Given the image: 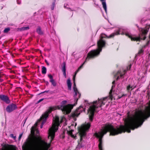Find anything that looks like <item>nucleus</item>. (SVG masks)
<instances>
[{
	"instance_id": "1",
	"label": "nucleus",
	"mask_w": 150,
	"mask_h": 150,
	"mask_svg": "<svg viewBox=\"0 0 150 150\" xmlns=\"http://www.w3.org/2000/svg\"><path fill=\"white\" fill-rule=\"evenodd\" d=\"M59 118L57 116H55L52 127L49 129L48 133V139H50V142L47 143L42 140L41 137L38 136H34V130H31V133L33 135L29 138L25 142L24 146H22V149L30 150H48L50 146V144L53 140L55 135V132L58 129V126L59 125Z\"/></svg>"
},
{
	"instance_id": "2",
	"label": "nucleus",
	"mask_w": 150,
	"mask_h": 150,
	"mask_svg": "<svg viewBox=\"0 0 150 150\" xmlns=\"http://www.w3.org/2000/svg\"><path fill=\"white\" fill-rule=\"evenodd\" d=\"M125 122L126 123L125 125H120L119 127H116V128L111 125H107L105 126L103 129H101V131L99 132L98 133H96L94 134V136L99 138V149L102 148V139L104 135L106 134L108 132H110V136H115L126 132L128 133H130L131 129L134 130L132 129V126L129 122V120L127 119L126 120Z\"/></svg>"
},
{
	"instance_id": "3",
	"label": "nucleus",
	"mask_w": 150,
	"mask_h": 150,
	"mask_svg": "<svg viewBox=\"0 0 150 150\" xmlns=\"http://www.w3.org/2000/svg\"><path fill=\"white\" fill-rule=\"evenodd\" d=\"M107 98V97H105L102 98H98V101H93L92 103L93 105H91L88 109V111L89 112V120L92 122L93 120L95 112L96 109L98 107H101L103 105H105V103L103 102Z\"/></svg>"
},
{
	"instance_id": "4",
	"label": "nucleus",
	"mask_w": 150,
	"mask_h": 150,
	"mask_svg": "<svg viewBox=\"0 0 150 150\" xmlns=\"http://www.w3.org/2000/svg\"><path fill=\"white\" fill-rule=\"evenodd\" d=\"M90 127L91 123L88 122L87 124L82 125L81 127L78 128V130L80 136L79 142H80L82 140V137L86 135V131L88 130Z\"/></svg>"
},
{
	"instance_id": "5",
	"label": "nucleus",
	"mask_w": 150,
	"mask_h": 150,
	"mask_svg": "<svg viewBox=\"0 0 150 150\" xmlns=\"http://www.w3.org/2000/svg\"><path fill=\"white\" fill-rule=\"evenodd\" d=\"M83 110L84 111L85 110L83 108L82 106H80L79 107L76 109L75 111L71 113V117L73 118L78 117L80 114L81 112H82Z\"/></svg>"
},
{
	"instance_id": "6",
	"label": "nucleus",
	"mask_w": 150,
	"mask_h": 150,
	"mask_svg": "<svg viewBox=\"0 0 150 150\" xmlns=\"http://www.w3.org/2000/svg\"><path fill=\"white\" fill-rule=\"evenodd\" d=\"M16 105L13 103H11L8 105L6 107V110L7 112L11 113L16 110L17 108Z\"/></svg>"
},
{
	"instance_id": "7",
	"label": "nucleus",
	"mask_w": 150,
	"mask_h": 150,
	"mask_svg": "<svg viewBox=\"0 0 150 150\" xmlns=\"http://www.w3.org/2000/svg\"><path fill=\"white\" fill-rule=\"evenodd\" d=\"M57 108L55 106L50 107L47 110V112H46L44 114L42 115L41 116L42 118L47 119L49 115V114L52 111L56 110Z\"/></svg>"
},
{
	"instance_id": "8",
	"label": "nucleus",
	"mask_w": 150,
	"mask_h": 150,
	"mask_svg": "<svg viewBox=\"0 0 150 150\" xmlns=\"http://www.w3.org/2000/svg\"><path fill=\"white\" fill-rule=\"evenodd\" d=\"M95 57H87L84 62L78 68V69L75 72V74L73 76V81H75V78L76 75L77 73L82 68L83 65L88 61H89L90 59H93Z\"/></svg>"
},
{
	"instance_id": "9",
	"label": "nucleus",
	"mask_w": 150,
	"mask_h": 150,
	"mask_svg": "<svg viewBox=\"0 0 150 150\" xmlns=\"http://www.w3.org/2000/svg\"><path fill=\"white\" fill-rule=\"evenodd\" d=\"M1 150H16V146L13 145L5 144L1 149Z\"/></svg>"
},
{
	"instance_id": "10",
	"label": "nucleus",
	"mask_w": 150,
	"mask_h": 150,
	"mask_svg": "<svg viewBox=\"0 0 150 150\" xmlns=\"http://www.w3.org/2000/svg\"><path fill=\"white\" fill-rule=\"evenodd\" d=\"M0 99L6 103L8 104L10 102L9 98L7 96L4 95H0Z\"/></svg>"
},
{
	"instance_id": "11",
	"label": "nucleus",
	"mask_w": 150,
	"mask_h": 150,
	"mask_svg": "<svg viewBox=\"0 0 150 150\" xmlns=\"http://www.w3.org/2000/svg\"><path fill=\"white\" fill-rule=\"evenodd\" d=\"M48 76L50 79V81L52 85L54 86H56L57 85L56 82L53 79L52 76L51 74H49L48 75Z\"/></svg>"
},
{
	"instance_id": "12",
	"label": "nucleus",
	"mask_w": 150,
	"mask_h": 150,
	"mask_svg": "<svg viewBox=\"0 0 150 150\" xmlns=\"http://www.w3.org/2000/svg\"><path fill=\"white\" fill-rule=\"evenodd\" d=\"M66 63L65 62H64L61 65V67H62V70L63 72V74L65 78L66 77Z\"/></svg>"
},
{
	"instance_id": "13",
	"label": "nucleus",
	"mask_w": 150,
	"mask_h": 150,
	"mask_svg": "<svg viewBox=\"0 0 150 150\" xmlns=\"http://www.w3.org/2000/svg\"><path fill=\"white\" fill-rule=\"evenodd\" d=\"M102 2L103 7L105 10L106 13H107V5L105 1V0H100Z\"/></svg>"
},
{
	"instance_id": "14",
	"label": "nucleus",
	"mask_w": 150,
	"mask_h": 150,
	"mask_svg": "<svg viewBox=\"0 0 150 150\" xmlns=\"http://www.w3.org/2000/svg\"><path fill=\"white\" fill-rule=\"evenodd\" d=\"M62 110L63 111L65 112H70V111L69 109V106L68 105L64 106Z\"/></svg>"
},
{
	"instance_id": "15",
	"label": "nucleus",
	"mask_w": 150,
	"mask_h": 150,
	"mask_svg": "<svg viewBox=\"0 0 150 150\" xmlns=\"http://www.w3.org/2000/svg\"><path fill=\"white\" fill-rule=\"evenodd\" d=\"M127 70H124L123 72H122L120 71H118L117 72V74L116 75H120V77H122V78L123 76L126 73Z\"/></svg>"
},
{
	"instance_id": "16",
	"label": "nucleus",
	"mask_w": 150,
	"mask_h": 150,
	"mask_svg": "<svg viewBox=\"0 0 150 150\" xmlns=\"http://www.w3.org/2000/svg\"><path fill=\"white\" fill-rule=\"evenodd\" d=\"M67 83L68 86V89L71 90V83L70 78L68 79L67 80Z\"/></svg>"
},
{
	"instance_id": "17",
	"label": "nucleus",
	"mask_w": 150,
	"mask_h": 150,
	"mask_svg": "<svg viewBox=\"0 0 150 150\" xmlns=\"http://www.w3.org/2000/svg\"><path fill=\"white\" fill-rule=\"evenodd\" d=\"M41 120H43L40 126V127L41 128H42L43 127V125L46 122V119H45V118H42L41 117H40V118L38 120V122H40Z\"/></svg>"
},
{
	"instance_id": "18",
	"label": "nucleus",
	"mask_w": 150,
	"mask_h": 150,
	"mask_svg": "<svg viewBox=\"0 0 150 150\" xmlns=\"http://www.w3.org/2000/svg\"><path fill=\"white\" fill-rule=\"evenodd\" d=\"M74 92L75 93L74 95L75 98V99H77V100H78V98H80L81 95L80 94L78 91Z\"/></svg>"
},
{
	"instance_id": "19",
	"label": "nucleus",
	"mask_w": 150,
	"mask_h": 150,
	"mask_svg": "<svg viewBox=\"0 0 150 150\" xmlns=\"http://www.w3.org/2000/svg\"><path fill=\"white\" fill-rule=\"evenodd\" d=\"M114 86L113 85H112V88L110 90V91L109 93V98L111 100H112L113 98V96L112 95V90H113V87Z\"/></svg>"
},
{
	"instance_id": "20",
	"label": "nucleus",
	"mask_w": 150,
	"mask_h": 150,
	"mask_svg": "<svg viewBox=\"0 0 150 150\" xmlns=\"http://www.w3.org/2000/svg\"><path fill=\"white\" fill-rule=\"evenodd\" d=\"M29 29V27L28 26L25 27H23L21 28H18V30L20 31H22L23 30H28Z\"/></svg>"
},
{
	"instance_id": "21",
	"label": "nucleus",
	"mask_w": 150,
	"mask_h": 150,
	"mask_svg": "<svg viewBox=\"0 0 150 150\" xmlns=\"http://www.w3.org/2000/svg\"><path fill=\"white\" fill-rule=\"evenodd\" d=\"M143 50L142 49H141L139 51L137 54H136L135 56H142L143 54Z\"/></svg>"
},
{
	"instance_id": "22",
	"label": "nucleus",
	"mask_w": 150,
	"mask_h": 150,
	"mask_svg": "<svg viewBox=\"0 0 150 150\" xmlns=\"http://www.w3.org/2000/svg\"><path fill=\"white\" fill-rule=\"evenodd\" d=\"M47 69L46 68L42 66V73L43 74H45L46 73Z\"/></svg>"
},
{
	"instance_id": "23",
	"label": "nucleus",
	"mask_w": 150,
	"mask_h": 150,
	"mask_svg": "<svg viewBox=\"0 0 150 150\" xmlns=\"http://www.w3.org/2000/svg\"><path fill=\"white\" fill-rule=\"evenodd\" d=\"M73 83H74V86L73 87V88L74 92L78 91L76 87V84L75 81H73Z\"/></svg>"
},
{
	"instance_id": "24",
	"label": "nucleus",
	"mask_w": 150,
	"mask_h": 150,
	"mask_svg": "<svg viewBox=\"0 0 150 150\" xmlns=\"http://www.w3.org/2000/svg\"><path fill=\"white\" fill-rule=\"evenodd\" d=\"M37 32L39 34L41 35L42 34V33L40 27L37 28Z\"/></svg>"
},
{
	"instance_id": "25",
	"label": "nucleus",
	"mask_w": 150,
	"mask_h": 150,
	"mask_svg": "<svg viewBox=\"0 0 150 150\" xmlns=\"http://www.w3.org/2000/svg\"><path fill=\"white\" fill-rule=\"evenodd\" d=\"M55 1H56L55 0H54V1L52 3L51 7V8L52 10H53L54 9Z\"/></svg>"
},
{
	"instance_id": "26",
	"label": "nucleus",
	"mask_w": 150,
	"mask_h": 150,
	"mask_svg": "<svg viewBox=\"0 0 150 150\" xmlns=\"http://www.w3.org/2000/svg\"><path fill=\"white\" fill-rule=\"evenodd\" d=\"M73 131H74V130H73L71 129V130H69V131L67 130V134L69 135H71L72 134V132Z\"/></svg>"
},
{
	"instance_id": "27",
	"label": "nucleus",
	"mask_w": 150,
	"mask_h": 150,
	"mask_svg": "<svg viewBox=\"0 0 150 150\" xmlns=\"http://www.w3.org/2000/svg\"><path fill=\"white\" fill-rule=\"evenodd\" d=\"M132 86H131L130 85H128L127 87V90L128 91V92L130 90L131 88H132Z\"/></svg>"
},
{
	"instance_id": "28",
	"label": "nucleus",
	"mask_w": 150,
	"mask_h": 150,
	"mask_svg": "<svg viewBox=\"0 0 150 150\" xmlns=\"http://www.w3.org/2000/svg\"><path fill=\"white\" fill-rule=\"evenodd\" d=\"M10 30L9 28H6L4 29V33H8Z\"/></svg>"
},
{
	"instance_id": "29",
	"label": "nucleus",
	"mask_w": 150,
	"mask_h": 150,
	"mask_svg": "<svg viewBox=\"0 0 150 150\" xmlns=\"http://www.w3.org/2000/svg\"><path fill=\"white\" fill-rule=\"evenodd\" d=\"M78 145H77V147L79 148V149L82 148L83 146L82 145L81 143L80 142H79V141H78Z\"/></svg>"
},
{
	"instance_id": "30",
	"label": "nucleus",
	"mask_w": 150,
	"mask_h": 150,
	"mask_svg": "<svg viewBox=\"0 0 150 150\" xmlns=\"http://www.w3.org/2000/svg\"><path fill=\"white\" fill-rule=\"evenodd\" d=\"M10 136L11 137L13 138L14 140L16 139V136H14V135L13 134H11L10 135Z\"/></svg>"
},
{
	"instance_id": "31",
	"label": "nucleus",
	"mask_w": 150,
	"mask_h": 150,
	"mask_svg": "<svg viewBox=\"0 0 150 150\" xmlns=\"http://www.w3.org/2000/svg\"><path fill=\"white\" fill-rule=\"evenodd\" d=\"M117 74V73L115 74V77H117L116 78V80H118L119 79H120L121 77H120V75H116V74Z\"/></svg>"
},
{
	"instance_id": "32",
	"label": "nucleus",
	"mask_w": 150,
	"mask_h": 150,
	"mask_svg": "<svg viewBox=\"0 0 150 150\" xmlns=\"http://www.w3.org/2000/svg\"><path fill=\"white\" fill-rule=\"evenodd\" d=\"M132 65L131 64H130L127 67V70H128L130 69Z\"/></svg>"
},
{
	"instance_id": "33",
	"label": "nucleus",
	"mask_w": 150,
	"mask_h": 150,
	"mask_svg": "<svg viewBox=\"0 0 150 150\" xmlns=\"http://www.w3.org/2000/svg\"><path fill=\"white\" fill-rule=\"evenodd\" d=\"M44 98H42L40 100H39L37 102V104H38L41 102V101H42L44 100Z\"/></svg>"
},
{
	"instance_id": "34",
	"label": "nucleus",
	"mask_w": 150,
	"mask_h": 150,
	"mask_svg": "<svg viewBox=\"0 0 150 150\" xmlns=\"http://www.w3.org/2000/svg\"><path fill=\"white\" fill-rule=\"evenodd\" d=\"M22 135H23V133H22V134H20L19 135V137H18V140H20L21 139V138L22 136Z\"/></svg>"
},
{
	"instance_id": "35",
	"label": "nucleus",
	"mask_w": 150,
	"mask_h": 150,
	"mask_svg": "<svg viewBox=\"0 0 150 150\" xmlns=\"http://www.w3.org/2000/svg\"><path fill=\"white\" fill-rule=\"evenodd\" d=\"M149 41L146 44V45H144L143 47V48H144V47H146V46H147L149 44Z\"/></svg>"
},
{
	"instance_id": "36",
	"label": "nucleus",
	"mask_w": 150,
	"mask_h": 150,
	"mask_svg": "<svg viewBox=\"0 0 150 150\" xmlns=\"http://www.w3.org/2000/svg\"><path fill=\"white\" fill-rule=\"evenodd\" d=\"M44 82L45 83L46 85L48 86L49 84V83L48 81H46L44 80Z\"/></svg>"
},
{
	"instance_id": "37",
	"label": "nucleus",
	"mask_w": 150,
	"mask_h": 150,
	"mask_svg": "<svg viewBox=\"0 0 150 150\" xmlns=\"http://www.w3.org/2000/svg\"><path fill=\"white\" fill-rule=\"evenodd\" d=\"M38 122V120L37 121V122H36L35 124H34V126H35V127H36L38 125V123L39 122Z\"/></svg>"
},
{
	"instance_id": "38",
	"label": "nucleus",
	"mask_w": 150,
	"mask_h": 150,
	"mask_svg": "<svg viewBox=\"0 0 150 150\" xmlns=\"http://www.w3.org/2000/svg\"><path fill=\"white\" fill-rule=\"evenodd\" d=\"M23 71H24L27 72L28 71V69L25 68H24L23 69Z\"/></svg>"
},
{
	"instance_id": "39",
	"label": "nucleus",
	"mask_w": 150,
	"mask_h": 150,
	"mask_svg": "<svg viewBox=\"0 0 150 150\" xmlns=\"http://www.w3.org/2000/svg\"><path fill=\"white\" fill-rule=\"evenodd\" d=\"M17 2L18 4H20L21 3V1L19 0H17Z\"/></svg>"
},
{
	"instance_id": "40",
	"label": "nucleus",
	"mask_w": 150,
	"mask_h": 150,
	"mask_svg": "<svg viewBox=\"0 0 150 150\" xmlns=\"http://www.w3.org/2000/svg\"><path fill=\"white\" fill-rule=\"evenodd\" d=\"M49 91H45L44 92H41L40 94H42V93H47Z\"/></svg>"
},
{
	"instance_id": "41",
	"label": "nucleus",
	"mask_w": 150,
	"mask_h": 150,
	"mask_svg": "<svg viewBox=\"0 0 150 150\" xmlns=\"http://www.w3.org/2000/svg\"><path fill=\"white\" fill-rule=\"evenodd\" d=\"M70 136H71V137H73L74 138H75V137H76V136H74V135H73V134H72Z\"/></svg>"
},
{
	"instance_id": "42",
	"label": "nucleus",
	"mask_w": 150,
	"mask_h": 150,
	"mask_svg": "<svg viewBox=\"0 0 150 150\" xmlns=\"http://www.w3.org/2000/svg\"><path fill=\"white\" fill-rule=\"evenodd\" d=\"M10 72L11 73H14V74L15 73V71L13 70L11 71Z\"/></svg>"
},
{
	"instance_id": "43",
	"label": "nucleus",
	"mask_w": 150,
	"mask_h": 150,
	"mask_svg": "<svg viewBox=\"0 0 150 150\" xmlns=\"http://www.w3.org/2000/svg\"><path fill=\"white\" fill-rule=\"evenodd\" d=\"M115 81H113V82H112V83L113 84H114L115 83Z\"/></svg>"
},
{
	"instance_id": "44",
	"label": "nucleus",
	"mask_w": 150,
	"mask_h": 150,
	"mask_svg": "<svg viewBox=\"0 0 150 150\" xmlns=\"http://www.w3.org/2000/svg\"><path fill=\"white\" fill-rule=\"evenodd\" d=\"M122 97V96H118V98H119V99H120V98H121Z\"/></svg>"
},
{
	"instance_id": "45",
	"label": "nucleus",
	"mask_w": 150,
	"mask_h": 150,
	"mask_svg": "<svg viewBox=\"0 0 150 150\" xmlns=\"http://www.w3.org/2000/svg\"><path fill=\"white\" fill-rule=\"evenodd\" d=\"M12 67L13 68H16V67L15 66H13Z\"/></svg>"
},
{
	"instance_id": "46",
	"label": "nucleus",
	"mask_w": 150,
	"mask_h": 150,
	"mask_svg": "<svg viewBox=\"0 0 150 150\" xmlns=\"http://www.w3.org/2000/svg\"><path fill=\"white\" fill-rule=\"evenodd\" d=\"M36 133L37 134H39V131L38 130H36Z\"/></svg>"
},
{
	"instance_id": "47",
	"label": "nucleus",
	"mask_w": 150,
	"mask_h": 150,
	"mask_svg": "<svg viewBox=\"0 0 150 150\" xmlns=\"http://www.w3.org/2000/svg\"><path fill=\"white\" fill-rule=\"evenodd\" d=\"M66 5H67V4H64V7L65 8H66Z\"/></svg>"
},
{
	"instance_id": "48",
	"label": "nucleus",
	"mask_w": 150,
	"mask_h": 150,
	"mask_svg": "<svg viewBox=\"0 0 150 150\" xmlns=\"http://www.w3.org/2000/svg\"><path fill=\"white\" fill-rule=\"evenodd\" d=\"M45 62H46V63L48 65L49 64H48V63H47V61L45 60Z\"/></svg>"
},
{
	"instance_id": "49",
	"label": "nucleus",
	"mask_w": 150,
	"mask_h": 150,
	"mask_svg": "<svg viewBox=\"0 0 150 150\" xmlns=\"http://www.w3.org/2000/svg\"><path fill=\"white\" fill-rule=\"evenodd\" d=\"M125 95L124 94H123V95H122L121 96H122V97H123V96H125Z\"/></svg>"
},
{
	"instance_id": "50",
	"label": "nucleus",
	"mask_w": 150,
	"mask_h": 150,
	"mask_svg": "<svg viewBox=\"0 0 150 150\" xmlns=\"http://www.w3.org/2000/svg\"><path fill=\"white\" fill-rule=\"evenodd\" d=\"M99 150H103V149L102 148H101V149H99Z\"/></svg>"
},
{
	"instance_id": "51",
	"label": "nucleus",
	"mask_w": 150,
	"mask_h": 150,
	"mask_svg": "<svg viewBox=\"0 0 150 150\" xmlns=\"http://www.w3.org/2000/svg\"><path fill=\"white\" fill-rule=\"evenodd\" d=\"M129 112H128V116H129Z\"/></svg>"
},
{
	"instance_id": "52",
	"label": "nucleus",
	"mask_w": 150,
	"mask_h": 150,
	"mask_svg": "<svg viewBox=\"0 0 150 150\" xmlns=\"http://www.w3.org/2000/svg\"><path fill=\"white\" fill-rule=\"evenodd\" d=\"M44 80H45V79H43V82H44Z\"/></svg>"
},
{
	"instance_id": "53",
	"label": "nucleus",
	"mask_w": 150,
	"mask_h": 150,
	"mask_svg": "<svg viewBox=\"0 0 150 150\" xmlns=\"http://www.w3.org/2000/svg\"><path fill=\"white\" fill-rule=\"evenodd\" d=\"M142 20H141V22H142Z\"/></svg>"
},
{
	"instance_id": "54",
	"label": "nucleus",
	"mask_w": 150,
	"mask_h": 150,
	"mask_svg": "<svg viewBox=\"0 0 150 150\" xmlns=\"http://www.w3.org/2000/svg\"><path fill=\"white\" fill-rule=\"evenodd\" d=\"M64 102H66V101H64Z\"/></svg>"
},
{
	"instance_id": "55",
	"label": "nucleus",
	"mask_w": 150,
	"mask_h": 150,
	"mask_svg": "<svg viewBox=\"0 0 150 150\" xmlns=\"http://www.w3.org/2000/svg\"><path fill=\"white\" fill-rule=\"evenodd\" d=\"M69 128H70V127H69Z\"/></svg>"
},
{
	"instance_id": "56",
	"label": "nucleus",
	"mask_w": 150,
	"mask_h": 150,
	"mask_svg": "<svg viewBox=\"0 0 150 150\" xmlns=\"http://www.w3.org/2000/svg\"><path fill=\"white\" fill-rule=\"evenodd\" d=\"M1 39V38L0 37V39Z\"/></svg>"
}]
</instances>
